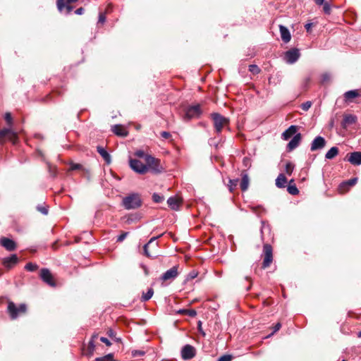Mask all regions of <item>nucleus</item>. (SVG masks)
Listing matches in <instances>:
<instances>
[{
  "label": "nucleus",
  "mask_w": 361,
  "mask_h": 361,
  "mask_svg": "<svg viewBox=\"0 0 361 361\" xmlns=\"http://www.w3.org/2000/svg\"><path fill=\"white\" fill-rule=\"evenodd\" d=\"M178 276V266H173L161 275L160 280L163 281H173Z\"/></svg>",
  "instance_id": "9"
},
{
  "label": "nucleus",
  "mask_w": 361,
  "mask_h": 361,
  "mask_svg": "<svg viewBox=\"0 0 361 361\" xmlns=\"http://www.w3.org/2000/svg\"><path fill=\"white\" fill-rule=\"evenodd\" d=\"M359 95L357 90H349L344 93V100L346 103H350L353 102V99L359 97Z\"/></svg>",
  "instance_id": "21"
},
{
  "label": "nucleus",
  "mask_w": 361,
  "mask_h": 361,
  "mask_svg": "<svg viewBox=\"0 0 361 361\" xmlns=\"http://www.w3.org/2000/svg\"><path fill=\"white\" fill-rule=\"evenodd\" d=\"M279 30L281 39L283 42L288 43L290 41L291 35L290 33L289 30L284 25H279Z\"/></svg>",
  "instance_id": "18"
},
{
  "label": "nucleus",
  "mask_w": 361,
  "mask_h": 361,
  "mask_svg": "<svg viewBox=\"0 0 361 361\" xmlns=\"http://www.w3.org/2000/svg\"><path fill=\"white\" fill-rule=\"evenodd\" d=\"M145 354V352L143 351H135L134 353H133V355H143Z\"/></svg>",
  "instance_id": "60"
},
{
  "label": "nucleus",
  "mask_w": 361,
  "mask_h": 361,
  "mask_svg": "<svg viewBox=\"0 0 361 361\" xmlns=\"http://www.w3.org/2000/svg\"><path fill=\"white\" fill-rule=\"evenodd\" d=\"M105 21H106L105 15L102 13H99L98 22L103 24Z\"/></svg>",
  "instance_id": "51"
},
{
  "label": "nucleus",
  "mask_w": 361,
  "mask_h": 361,
  "mask_svg": "<svg viewBox=\"0 0 361 361\" xmlns=\"http://www.w3.org/2000/svg\"><path fill=\"white\" fill-rule=\"evenodd\" d=\"M37 209L38 212L42 213L44 215H47L48 214V208L46 205H37Z\"/></svg>",
  "instance_id": "40"
},
{
  "label": "nucleus",
  "mask_w": 361,
  "mask_h": 361,
  "mask_svg": "<svg viewBox=\"0 0 361 361\" xmlns=\"http://www.w3.org/2000/svg\"><path fill=\"white\" fill-rule=\"evenodd\" d=\"M338 148L337 147H332L325 154L326 159H333L338 154Z\"/></svg>",
  "instance_id": "28"
},
{
  "label": "nucleus",
  "mask_w": 361,
  "mask_h": 361,
  "mask_svg": "<svg viewBox=\"0 0 361 361\" xmlns=\"http://www.w3.org/2000/svg\"><path fill=\"white\" fill-rule=\"evenodd\" d=\"M196 355L195 348L189 344L185 345L181 350V357L184 360H189Z\"/></svg>",
  "instance_id": "10"
},
{
  "label": "nucleus",
  "mask_w": 361,
  "mask_h": 361,
  "mask_svg": "<svg viewBox=\"0 0 361 361\" xmlns=\"http://www.w3.org/2000/svg\"><path fill=\"white\" fill-rule=\"evenodd\" d=\"M331 80V75L329 73H324L322 75V82L325 83Z\"/></svg>",
  "instance_id": "43"
},
{
  "label": "nucleus",
  "mask_w": 361,
  "mask_h": 361,
  "mask_svg": "<svg viewBox=\"0 0 361 361\" xmlns=\"http://www.w3.org/2000/svg\"><path fill=\"white\" fill-rule=\"evenodd\" d=\"M65 3L63 2V0H57V8L60 12L63 11V9L65 7Z\"/></svg>",
  "instance_id": "48"
},
{
  "label": "nucleus",
  "mask_w": 361,
  "mask_h": 361,
  "mask_svg": "<svg viewBox=\"0 0 361 361\" xmlns=\"http://www.w3.org/2000/svg\"><path fill=\"white\" fill-rule=\"evenodd\" d=\"M97 361H113V355L108 354L104 357H98L96 359Z\"/></svg>",
  "instance_id": "41"
},
{
  "label": "nucleus",
  "mask_w": 361,
  "mask_h": 361,
  "mask_svg": "<svg viewBox=\"0 0 361 361\" xmlns=\"http://www.w3.org/2000/svg\"><path fill=\"white\" fill-rule=\"evenodd\" d=\"M154 248H155V249H157V247H158V244H157V243H155L154 244Z\"/></svg>",
  "instance_id": "62"
},
{
  "label": "nucleus",
  "mask_w": 361,
  "mask_h": 361,
  "mask_svg": "<svg viewBox=\"0 0 361 361\" xmlns=\"http://www.w3.org/2000/svg\"><path fill=\"white\" fill-rule=\"evenodd\" d=\"M4 119L6 121V123H7V124L8 126V128H11V127L13 126V118H12L11 113L6 112L4 114Z\"/></svg>",
  "instance_id": "36"
},
{
  "label": "nucleus",
  "mask_w": 361,
  "mask_h": 361,
  "mask_svg": "<svg viewBox=\"0 0 361 361\" xmlns=\"http://www.w3.org/2000/svg\"><path fill=\"white\" fill-rule=\"evenodd\" d=\"M167 203L169 204V207L173 210H178L179 209L180 201L178 198L176 197H170L167 200Z\"/></svg>",
  "instance_id": "26"
},
{
  "label": "nucleus",
  "mask_w": 361,
  "mask_h": 361,
  "mask_svg": "<svg viewBox=\"0 0 361 361\" xmlns=\"http://www.w3.org/2000/svg\"><path fill=\"white\" fill-rule=\"evenodd\" d=\"M84 11H85L84 8L82 7H80V8L76 9L75 13L77 15H82L84 13Z\"/></svg>",
  "instance_id": "57"
},
{
  "label": "nucleus",
  "mask_w": 361,
  "mask_h": 361,
  "mask_svg": "<svg viewBox=\"0 0 361 361\" xmlns=\"http://www.w3.org/2000/svg\"><path fill=\"white\" fill-rule=\"evenodd\" d=\"M145 162L146 166H147V171L150 170L154 173H160L164 171L160 164V160L151 155L145 156Z\"/></svg>",
  "instance_id": "3"
},
{
  "label": "nucleus",
  "mask_w": 361,
  "mask_h": 361,
  "mask_svg": "<svg viewBox=\"0 0 361 361\" xmlns=\"http://www.w3.org/2000/svg\"><path fill=\"white\" fill-rule=\"evenodd\" d=\"M161 136L164 139H168L171 137V134L169 132L163 131L161 133Z\"/></svg>",
  "instance_id": "52"
},
{
  "label": "nucleus",
  "mask_w": 361,
  "mask_h": 361,
  "mask_svg": "<svg viewBox=\"0 0 361 361\" xmlns=\"http://www.w3.org/2000/svg\"><path fill=\"white\" fill-rule=\"evenodd\" d=\"M312 26V23H308L305 24V27L307 32H310L311 31Z\"/></svg>",
  "instance_id": "56"
},
{
  "label": "nucleus",
  "mask_w": 361,
  "mask_h": 361,
  "mask_svg": "<svg viewBox=\"0 0 361 361\" xmlns=\"http://www.w3.org/2000/svg\"><path fill=\"white\" fill-rule=\"evenodd\" d=\"M357 181V178H351L350 180H348V181L346 182H343L342 183V185H350V186H353L354 185Z\"/></svg>",
  "instance_id": "45"
},
{
  "label": "nucleus",
  "mask_w": 361,
  "mask_h": 361,
  "mask_svg": "<svg viewBox=\"0 0 361 361\" xmlns=\"http://www.w3.org/2000/svg\"><path fill=\"white\" fill-rule=\"evenodd\" d=\"M197 327H198V331H200V333L202 336H205V333H204V331H203V329H202V322H201V321H199V322H198Z\"/></svg>",
  "instance_id": "54"
},
{
  "label": "nucleus",
  "mask_w": 361,
  "mask_h": 361,
  "mask_svg": "<svg viewBox=\"0 0 361 361\" xmlns=\"http://www.w3.org/2000/svg\"><path fill=\"white\" fill-rule=\"evenodd\" d=\"M239 183L238 178L235 179H229L228 187V190L231 192H233L234 190L236 188Z\"/></svg>",
  "instance_id": "31"
},
{
  "label": "nucleus",
  "mask_w": 361,
  "mask_h": 361,
  "mask_svg": "<svg viewBox=\"0 0 361 361\" xmlns=\"http://www.w3.org/2000/svg\"><path fill=\"white\" fill-rule=\"evenodd\" d=\"M297 131L298 126L292 125L282 133V138L284 140H288L292 136H294L295 134H297Z\"/></svg>",
  "instance_id": "19"
},
{
  "label": "nucleus",
  "mask_w": 361,
  "mask_h": 361,
  "mask_svg": "<svg viewBox=\"0 0 361 361\" xmlns=\"http://www.w3.org/2000/svg\"><path fill=\"white\" fill-rule=\"evenodd\" d=\"M312 106V102L310 101H307L306 102H304L301 104V108L304 111H307L310 109V108Z\"/></svg>",
  "instance_id": "44"
},
{
  "label": "nucleus",
  "mask_w": 361,
  "mask_h": 361,
  "mask_svg": "<svg viewBox=\"0 0 361 361\" xmlns=\"http://www.w3.org/2000/svg\"><path fill=\"white\" fill-rule=\"evenodd\" d=\"M247 161H249V159L247 158H244L243 162L245 166H247Z\"/></svg>",
  "instance_id": "61"
},
{
  "label": "nucleus",
  "mask_w": 361,
  "mask_h": 361,
  "mask_svg": "<svg viewBox=\"0 0 361 361\" xmlns=\"http://www.w3.org/2000/svg\"><path fill=\"white\" fill-rule=\"evenodd\" d=\"M112 131L117 135L126 137L128 131L121 125H114L112 126Z\"/></svg>",
  "instance_id": "25"
},
{
  "label": "nucleus",
  "mask_w": 361,
  "mask_h": 361,
  "mask_svg": "<svg viewBox=\"0 0 361 361\" xmlns=\"http://www.w3.org/2000/svg\"><path fill=\"white\" fill-rule=\"evenodd\" d=\"M293 180H290L289 182V185H288L287 190L288 192L293 195H296L299 193V190L296 187L295 184L292 185L291 183H293Z\"/></svg>",
  "instance_id": "29"
},
{
  "label": "nucleus",
  "mask_w": 361,
  "mask_h": 361,
  "mask_svg": "<svg viewBox=\"0 0 361 361\" xmlns=\"http://www.w3.org/2000/svg\"><path fill=\"white\" fill-rule=\"evenodd\" d=\"M40 277L42 280L49 286L51 287H55L56 286L54 280L53 276L48 269L43 268L41 269Z\"/></svg>",
  "instance_id": "11"
},
{
  "label": "nucleus",
  "mask_w": 361,
  "mask_h": 361,
  "mask_svg": "<svg viewBox=\"0 0 361 361\" xmlns=\"http://www.w3.org/2000/svg\"><path fill=\"white\" fill-rule=\"evenodd\" d=\"M326 141L322 136H317L312 142L310 150L312 152L323 149L326 145Z\"/></svg>",
  "instance_id": "13"
},
{
  "label": "nucleus",
  "mask_w": 361,
  "mask_h": 361,
  "mask_svg": "<svg viewBox=\"0 0 361 361\" xmlns=\"http://www.w3.org/2000/svg\"><path fill=\"white\" fill-rule=\"evenodd\" d=\"M264 260L262 268L266 269L270 266L273 261V250L269 244H264L263 246Z\"/></svg>",
  "instance_id": "6"
},
{
  "label": "nucleus",
  "mask_w": 361,
  "mask_h": 361,
  "mask_svg": "<svg viewBox=\"0 0 361 361\" xmlns=\"http://www.w3.org/2000/svg\"><path fill=\"white\" fill-rule=\"evenodd\" d=\"M18 139V135L11 128H5L0 130V143L4 142L8 140L13 143H16Z\"/></svg>",
  "instance_id": "5"
},
{
  "label": "nucleus",
  "mask_w": 361,
  "mask_h": 361,
  "mask_svg": "<svg viewBox=\"0 0 361 361\" xmlns=\"http://www.w3.org/2000/svg\"><path fill=\"white\" fill-rule=\"evenodd\" d=\"M100 341L104 343L107 346H109L111 344V342L109 341V340L108 338H106V337H101Z\"/></svg>",
  "instance_id": "53"
},
{
  "label": "nucleus",
  "mask_w": 361,
  "mask_h": 361,
  "mask_svg": "<svg viewBox=\"0 0 361 361\" xmlns=\"http://www.w3.org/2000/svg\"><path fill=\"white\" fill-rule=\"evenodd\" d=\"M38 268V266L37 264H34V263H32V262H29L27 263L25 267V269L28 271H34L35 270H37Z\"/></svg>",
  "instance_id": "38"
},
{
  "label": "nucleus",
  "mask_w": 361,
  "mask_h": 361,
  "mask_svg": "<svg viewBox=\"0 0 361 361\" xmlns=\"http://www.w3.org/2000/svg\"><path fill=\"white\" fill-rule=\"evenodd\" d=\"M202 114V110L200 104L190 106L187 108L185 117L188 119L199 118Z\"/></svg>",
  "instance_id": "12"
},
{
  "label": "nucleus",
  "mask_w": 361,
  "mask_h": 361,
  "mask_svg": "<svg viewBox=\"0 0 361 361\" xmlns=\"http://www.w3.org/2000/svg\"><path fill=\"white\" fill-rule=\"evenodd\" d=\"M287 183V179L284 174L280 173L277 178L276 179V185L279 188H285L286 184Z\"/></svg>",
  "instance_id": "27"
},
{
  "label": "nucleus",
  "mask_w": 361,
  "mask_h": 361,
  "mask_svg": "<svg viewBox=\"0 0 361 361\" xmlns=\"http://www.w3.org/2000/svg\"><path fill=\"white\" fill-rule=\"evenodd\" d=\"M81 167H82V165H80V164H71L70 169L72 171L78 170V169H81Z\"/></svg>",
  "instance_id": "50"
},
{
  "label": "nucleus",
  "mask_w": 361,
  "mask_h": 361,
  "mask_svg": "<svg viewBox=\"0 0 361 361\" xmlns=\"http://www.w3.org/2000/svg\"><path fill=\"white\" fill-rule=\"evenodd\" d=\"M261 224H262V226H261L260 231H261L262 238H263L265 232L270 233L271 228H270V226L264 221H262Z\"/></svg>",
  "instance_id": "32"
},
{
  "label": "nucleus",
  "mask_w": 361,
  "mask_h": 361,
  "mask_svg": "<svg viewBox=\"0 0 361 361\" xmlns=\"http://www.w3.org/2000/svg\"><path fill=\"white\" fill-rule=\"evenodd\" d=\"M294 170V164L291 162L288 161L286 164L285 171L286 173L290 176Z\"/></svg>",
  "instance_id": "35"
},
{
  "label": "nucleus",
  "mask_w": 361,
  "mask_h": 361,
  "mask_svg": "<svg viewBox=\"0 0 361 361\" xmlns=\"http://www.w3.org/2000/svg\"><path fill=\"white\" fill-rule=\"evenodd\" d=\"M357 336L359 338H361V331L358 333Z\"/></svg>",
  "instance_id": "64"
},
{
  "label": "nucleus",
  "mask_w": 361,
  "mask_h": 361,
  "mask_svg": "<svg viewBox=\"0 0 361 361\" xmlns=\"http://www.w3.org/2000/svg\"><path fill=\"white\" fill-rule=\"evenodd\" d=\"M300 53L298 49L293 48L288 50L284 54V60L287 63L293 64L300 58Z\"/></svg>",
  "instance_id": "8"
},
{
  "label": "nucleus",
  "mask_w": 361,
  "mask_h": 361,
  "mask_svg": "<svg viewBox=\"0 0 361 361\" xmlns=\"http://www.w3.org/2000/svg\"><path fill=\"white\" fill-rule=\"evenodd\" d=\"M211 118L213 120L214 127L217 134L221 133L224 127L229 123V119L219 113H212Z\"/></svg>",
  "instance_id": "2"
},
{
  "label": "nucleus",
  "mask_w": 361,
  "mask_h": 361,
  "mask_svg": "<svg viewBox=\"0 0 361 361\" xmlns=\"http://www.w3.org/2000/svg\"><path fill=\"white\" fill-rule=\"evenodd\" d=\"M97 151L107 164H110L111 156L103 147L97 146Z\"/></svg>",
  "instance_id": "24"
},
{
  "label": "nucleus",
  "mask_w": 361,
  "mask_h": 361,
  "mask_svg": "<svg viewBox=\"0 0 361 361\" xmlns=\"http://www.w3.org/2000/svg\"><path fill=\"white\" fill-rule=\"evenodd\" d=\"M78 0H67L66 4H65V7L67 10V13L71 12L73 7L70 5V4L77 1Z\"/></svg>",
  "instance_id": "42"
},
{
  "label": "nucleus",
  "mask_w": 361,
  "mask_h": 361,
  "mask_svg": "<svg viewBox=\"0 0 361 361\" xmlns=\"http://www.w3.org/2000/svg\"><path fill=\"white\" fill-rule=\"evenodd\" d=\"M153 294H154L153 289L149 288L148 290L145 293H143V295L142 296V301L145 302V301L149 300V299L152 298Z\"/></svg>",
  "instance_id": "33"
},
{
  "label": "nucleus",
  "mask_w": 361,
  "mask_h": 361,
  "mask_svg": "<svg viewBox=\"0 0 361 361\" xmlns=\"http://www.w3.org/2000/svg\"><path fill=\"white\" fill-rule=\"evenodd\" d=\"M122 204L126 209H135L142 205V200L139 194L132 193L123 199Z\"/></svg>",
  "instance_id": "1"
},
{
  "label": "nucleus",
  "mask_w": 361,
  "mask_h": 361,
  "mask_svg": "<svg viewBox=\"0 0 361 361\" xmlns=\"http://www.w3.org/2000/svg\"><path fill=\"white\" fill-rule=\"evenodd\" d=\"M18 261V257L16 254H13L11 256L6 257L3 260L4 265L7 268H11L14 264H17Z\"/></svg>",
  "instance_id": "20"
},
{
  "label": "nucleus",
  "mask_w": 361,
  "mask_h": 361,
  "mask_svg": "<svg viewBox=\"0 0 361 361\" xmlns=\"http://www.w3.org/2000/svg\"><path fill=\"white\" fill-rule=\"evenodd\" d=\"M129 164L130 167L136 173L145 174L147 172V166L138 159H130Z\"/></svg>",
  "instance_id": "7"
},
{
  "label": "nucleus",
  "mask_w": 361,
  "mask_h": 361,
  "mask_svg": "<svg viewBox=\"0 0 361 361\" xmlns=\"http://www.w3.org/2000/svg\"><path fill=\"white\" fill-rule=\"evenodd\" d=\"M145 274H146V275H147V274H148V271H147V268H145Z\"/></svg>",
  "instance_id": "63"
},
{
  "label": "nucleus",
  "mask_w": 361,
  "mask_h": 361,
  "mask_svg": "<svg viewBox=\"0 0 361 361\" xmlns=\"http://www.w3.org/2000/svg\"><path fill=\"white\" fill-rule=\"evenodd\" d=\"M249 71L255 75L258 74L260 72L259 68L255 64L250 65Z\"/></svg>",
  "instance_id": "39"
},
{
  "label": "nucleus",
  "mask_w": 361,
  "mask_h": 361,
  "mask_svg": "<svg viewBox=\"0 0 361 361\" xmlns=\"http://www.w3.org/2000/svg\"><path fill=\"white\" fill-rule=\"evenodd\" d=\"M323 6V11L326 15H330L331 13V5L328 1H324V4H322Z\"/></svg>",
  "instance_id": "34"
},
{
  "label": "nucleus",
  "mask_w": 361,
  "mask_h": 361,
  "mask_svg": "<svg viewBox=\"0 0 361 361\" xmlns=\"http://www.w3.org/2000/svg\"><path fill=\"white\" fill-rule=\"evenodd\" d=\"M161 235H162V234L159 235L158 236L152 238L149 240V242L144 245L143 251H144L145 255L147 257H155L157 256L156 253H151V252H149V251L148 250V247H149V245L152 244L157 239H158Z\"/></svg>",
  "instance_id": "22"
},
{
  "label": "nucleus",
  "mask_w": 361,
  "mask_h": 361,
  "mask_svg": "<svg viewBox=\"0 0 361 361\" xmlns=\"http://www.w3.org/2000/svg\"><path fill=\"white\" fill-rule=\"evenodd\" d=\"M0 245L8 251H13L16 248V242L6 237H3L0 239Z\"/></svg>",
  "instance_id": "14"
},
{
  "label": "nucleus",
  "mask_w": 361,
  "mask_h": 361,
  "mask_svg": "<svg viewBox=\"0 0 361 361\" xmlns=\"http://www.w3.org/2000/svg\"><path fill=\"white\" fill-rule=\"evenodd\" d=\"M26 310L27 306L25 304H20L19 307H16L14 302H8V312L12 319H16L19 314L25 313Z\"/></svg>",
  "instance_id": "4"
},
{
  "label": "nucleus",
  "mask_w": 361,
  "mask_h": 361,
  "mask_svg": "<svg viewBox=\"0 0 361 361\" xmlns=\"http://www.w3.org/2000/svg\"><path fill=\"white\" fill-rule=\"evenodd\" d=\"M128 234V233H127V232L121 233L120 235L118 236L117 242H122L123 240H124V239L126 238Z\"/></svg>",
  "instance_id": "49"
},
{
  "label": "nucleus",
  "mask_w": 361,
  "mask_h": 361,
  "mask_svg": "<svg viewBox=\"0 0 361 361\" xmlns=\"http://www.w3.org/2000/svg\"><path fill=\"white\" fill-rule=\"evenodd\" d=\"M301 138L302 137L300 133L295 134L287 145V150L290 152L295 149L299 145Z\"/></svg>",
  "instance_id": "17"
},
{
  "label": "nucleus",
  "mask_w": 361,
  "mask_h": 361,
  "mask_svg": "<svg viewBox=\"0 0 361 361\" xmlns=\"http://www.w3.org/2000/svg\"><path fill=\"white\" fill-rule=\"evenodd\" d=\"M357 118L356 116L353 114H347L343 116L341 126L343 128H347L348 126L355 123L357 122Z\"/></svg>",
  "instance_id": "15"
},
{
  "label": "nucleus",
  "mask_w": 361,
  "mask_h": 361,
  "mask_svg": "<svg viewBox=\"0 0 361 361\" xmlns=\"http://www.w3.org/2000/svg\"><path fill=\"white\" fill-rule=\"evenodd\" d=\"M348 161L355 166L361 164V152H354L348 154Z\"/></svg>",
  "instance_id": "16"
},
{
  "label": "nucleus",
  "mask_w": 361,
  "mask_h": 361,
  "mask_svg": "<svg viewBox=\"0 0 361 361\" xmlns=\"http://www.w3.org/2000/svg\"><path fill=\"white\" fill-rule=\"evenodd\" d=\"M152 200L156 203H160L164 201V197L161 195L154 192L152 195Z\"/></svg>",
  "instance_id": "37"
},
{
  "label": "nucleus",
  "mask_w": 361,
  "mask_h": 361,
  "mask_svg": "<svg viewBox=\"0 0 361 361\" xmlns=\"http://www.w3.org/2000/svg\"><path fill=\"white\" fill-rule=\"evenodd\" d=\"M281 327V324L279 322L277 324H276V325L274 326V331L272 332V334H274L275 332L278 331Z\"/></svg>",
  "instance_id": "55"
},
{
  "label": "nucleus",
  "mask_w": 361,
  "mask_h": 361,
  "mask_svg": "<svg viewBox=\"0 0 361 361\" xmlns=\"http://www.w3.org/2000/svg\"><path fill=\"white\" fill-rule=\"evenodd\" d=\"M232 356L231 355H224L219 357L217 361H231Z\"/></svg>",
  "instance_id": "47"
},
{
  "label": "nucleus",
  "mask_w": 361,
  "mask_h": 361,
  "mask_svg": "<svg viewBox=\"0 0 361 361\" xmlns=\"http://www.w3.org/2000/svg\"><path fill=\"white\" fill-rule=\"evenodd\" d=\"M242 179L240 183V187L243 191H246L249 187V177L247 173L243 172L241 173Z\"/></svg>",
  "instance_id": "23"
},
{
  "label": "nucleus",
  "mask_w": 361,
  "mask_h": 361,
  "mask_svg": "<svg viewBox=\"0 0 361 361\" xmlns=\"http://www.w3.org/2000/svg\"><path fill=\"white\" fill-rule=\"evenodd\" d=\"M177 312L180 314H187L191 317H195L197 315L196 310L193 309H180Z\"/></svg>",
  "instance_id": "30"
},
{
  "label": "nucleus",
  "mask_w": 361,
  "mask_h": 361,
  "mask_svg": "<svg viewBox=\"0 0 361 361\" xmlns=\"http://www.w3.org/2000/svg\"><path fill=\"white\" fill-rule=\"evenodd\" d=\"M135 154L139 157H145L144 152L141 150L137 151Z\"/></svg>",
  "instance_id": "58"
},
{
  "label": "nucleus",
  "mask_w": 361,
  "mask_h": 361,
  "mask_svg": "<svg viewBox=\"0 0 361 361\" xmlns=\"http://www.w3.org/2000/svg\"><path fill=\"white\" fill-rule=\"evenodd\" d=\"M314 3L317 5V6H321L322 4H324V1H325V0H314Z\"/></svg>",
  "instance_id": "59"
},
{
  "label": "nucleus",
  "mask_w": 361,
  "mask_h": 361,
  "mask_svg": "<svg viewBox=\"0 0 361 361\" xmlns=\"http://www.w3.org/2000/svg\"><path fill=\"white\" fill-rule=\"evenodd\" d=\"M96 338H97V335H93L92 336L91 340L89 342V348H90V350H94V341Z\"/></svg>",
  "instance_id": "46"
}]
</instances>
